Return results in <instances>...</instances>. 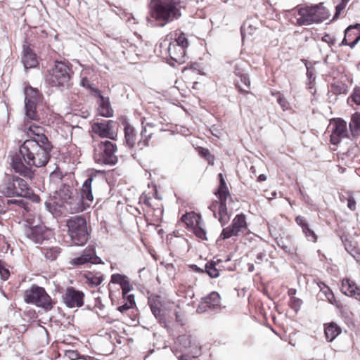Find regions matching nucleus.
<instances>
[{
    "label": "nucleus",
    "instance_id": "obj_1",
    "mask_svg": "<svg viewBox=\"0 0 360 360\" xmlns=\"http://www.w3.org/2000/svg\"><path fill=\"white\" fill-rule=\"evenodd\" d=\"M53 149L51 142H39L34 139L25 140L20 146L19 152L26 165L20 158H13L12 169L20 176L32 180L35 173L31 167H45L50 160Z\"/></svg>",
    "mask_w": 360,
    "mask_h": 360
},
{
    "label": "nucleus",
    "instance_id": "obj_2",
    "mask_svg": "<svg viewBox=\"0 0 360 360\" xmlns=\"http://www.w3.org/2000/svg\"><path fill=\"white\" fill-rule=\"evenodd\" d=\"M219 184L214 192L217 199L211 202L208 208L213 213L214 217L224 226L231 219L233 212L231 207H228V205H230L233 200L222 174H219Z\"/></svg>",
    "mask_w": 360,
    "mask_h": 360
},
{
    "label": "nucleus",
    "instance_id": "obj_3",
    "mask_svg": "<svg viewBox=\"0 0 360 360\" xmlns=\"http://www.w3.org/2000/svg\"><path fill=\"white\" fill-rule=\"evenodd\" d=\"M330 16L323 3L311 5H298L291 11V21L297 26H307L321 23Z\"/></svg>",
    "mask_w": 360,
    "mask_h": 360
},
{
    "label": "nucleus",
    "instance_id": "obj_4",
    "mask_svg": "<svg viewBox=\"0 0 360 360\" xmlns=\"http://www.w3.org/2000/svg\"><path fill=\"white\" fill-rule=\"evenodd\" d=\"M188 0H155L150 6L152 18L161 26L179 18L181 9L185 8Z\"/></svg>",
    "mask_w": 360,
    "mask_h": 360
},
{
    "label": "nucleus",
    "instance_id": "obj_5",
    "mask_svg": "<svg viewBox=\"0 0 360 360\" xmlns=\"http://www.w3.org/2000/svg\"><path fill=\"white\" fill-rule=\"evenodd\" d=\"M0 193L8 198L22 197L34 202H39L40 197L35 194L28 183L14 174H6L0 184Z\"/></svg>",
    "mask_w": 360,
    "mask_h": 360
},
{
    "label": "nucleus",
    "instance_id": "obj_6",
    "mask_svg": "<svg viewBox=\"0 0 360 360\" xmlns=\"http://www.w3.org/2000/svg\"><path fill=\"white\" fill-rule=\"evenodd\" d=\"M73 74L72 65L68 60H56L48 70L46 81L51 86L68 87Z\"/></svg>",
    "mask_w": 360,
    "mask_h": 360
},
{
    "label": "nucleus",
    "instance_id": "obj_7",
    "mask_svg": "<svg viewBox=\"0 0 360 360\" xmlns=\"http://www.w3.org/2000/svg\"><path fill=\"white\" fill-rule=\"evenodd\" d=\"M68 233L72 243L77 246H83L87 243L90 237V229L86 219L83 216H75L66 221Z\"/></svg>",
    "mask_w": 360,
    "mask_h": 360
},
{
    "label": "nucleus",
    "instance_id": "obj_8",
    "mask_svg": "<svg viewBox=\"0 0 360 360\" xmlns=\"http://www.w3.org/2000/svg\"><path fill=\"white\" fill-rule=\"evenodd\" d=\"M22 232L30 240L37 244L50 240L54 236L53 231L43 224H35L33 218L27 217L23 222Z\"/></svg>",
    "mask_w": 360,
    "mask_h": 360
},
{
    "label": "nucleus",
    "instance_id": "obj_9",
    "mask_svg": "<svg viewBox=\"0 0 360 360\" xmlns=\"http://www.w3.org/2000/svg\"><path fill=\"white\" fill-rule=\"evenodd\" d=\"M116 144L110 141H100L94 146L93 158L97 164L101 165H115L118 161L115 153Z\"/></svg>",
    "mask_w": 360,
    "mask_h": 360
},
{
    "label": "nucleus",
    "instance_id": "obj_10",
    "mask_svg": "<svg viewBox=\"0 0 360 360\" xmlns=\"http://www.w3.org/2000/svg\"><path fill=\"white\" fill-rule=\"evenodd\" d=\"M24 300L27 304H34L47 311L53 307L51 297L45 289L37 285H32L24 292Z\"/></svg>",
    "mask_w": 360,
    "mask_h": 360
},
{
    "label": "nucleus",
    "instance_id": "obj_11",
    "mask_svg": "<svg viewBox=\"0 0 360 360\" xmlns=\"http://www.w3.org/2000/svg\"><path fill=\"white\" fill-rule=\"evenodd\" d=\"M25 115L28 120L38 121L39 116L37 112V105L42 101V94L37 89L32 86L25 88Z\"/></svg>",
    "mask_w": 360,
    "mask_h": 360
},
{
    "label": "nucleus",
    "instance_id": "obj_12",
    "mask_svg": "<svg viewBox=\"0 0 360 360\" xmlns=\"http://www.w3.org/2000/svg\"><path fill=\"white\" fill-rule=\"evenodd\" d=\"M181 221L197 238L203 240H207V232L200 214L193 211L188 212L182 215Z\"/></svg>",
    "mask_w": 360,
    "mask_h": 360
},
{
    "label": "nucleus",
    "instance_id": "obj_13",
    "mask_svg": "<svg viewBox=\"0 0 360 360\" xmlns=\"http://www.w3.org/2000/svg\"><path fill=\"white\" fill-rule=\"evenodd\" d=\"M248 233V225L246 216L245 214L240 213L235 216L230 225L222 229L219 238L226 240L232 237L243 236Z\"/></svg>",
    "mask_w": 360,
    "mask_h": 360
},
{
    "label": "nucleus",
    "instance_id": "obj_14",
    "mask_svg": "<svg viewBox=\"0 0 360 360\" xmlns=\"http://www.w3.org/2000/svg\"><path fill=\"white\" fill-rule=\"evenodd\" d=\"M328 131L330 133V142L333 145L337 146L342 139H352L349 134L347 122L342 118L331 119L328 126Z\"/></svg>",
    "mask_w": 360,
    "mask_h": 360
},
{
    "label": "nucleus",
    "instance_id": "obj_15",
    "mask_svg": "<svg viewBox=\"0 0 360 360\" xmlns=\"http://www.w3.org/2000/svg\"><path fill=\"white\" fill-rule=\"evenodd\" d=\"M54 197V203L60 207H65L66 209L73 210L75 212L85 210L84 206L72 207L73 203L72 192L70 187L63 185L58 191H56Z\"/></svg>",
    "mask_w": 360,
    "mask_h": 360
},
{
    "label": "nucleus",
    "instance_id": "obj_16",
    "mask_svg": "<svg viewBox=\"0 0 360 360\" xmlns=\"http://www.w3.org/2000/svg\"><path fill=\"white\" fill-rule=\"evenodd\" d=\"M148 304L155 318L162 321L165 319L166 311L169 309L172 303L164 300L160 295H151L148 297Z\"/></svg>",
    "mask_w": 360,
    "mask_h": 360
},
{
    "label": "nucleus",
    "instance_id": "obj_17",
    "mask_svg": "<svg viewBox=\"0 0 360 360\" xmlns=\"http://www.w3.org/2000/svg\"><path fill=\"white\" fill-rule=\"evenodd\" d=\"M98 264L102 263L101 259L96 255V248L94 245H88L77 257L72 258L70 264L75 266H79L86 264Z\"/></svg>",
    "mask_w": 360,
    "mask_h": 360
},
{
    "label": "nucleus",
    "instance_id": "obj_18",
    "mask_svg": "<svg viewBox=\"0 0 360 360\" xmlns=\"http://www.w3.org/2000/svg\"><path fill=\"white\" fill-rule=\"evenodd\" d=\"M85 295L82 291L75 289L74 287H68L62 298L64 304L69 308L81 307L84 304Z\"/></svg>",
    "mask_w": 360,
    "mask_h": 360
},
{
    "label": "nucleus",
    "instance_id": "obj_19",
    "mask_svg": "<svg viewBox=\"0 0 360 360\" xmlns=\"http://www.w3.org/2000/svg\"><path fill=\"white\" fill-rule=\"evenodd\" d=\"M220 309L221 297L217 292L212 291L201 299L196 311L198 313H204L209 310H219Z\"/></svg>",
    "mask_w": 360,
    "mask_h": 360
},
{
    "label": "nucleus",
    "instance_id": "obj_20",
    "mask_svg": "<svg viewBox=\"0 0 360 360\" xmlns=\"http://www.w3.org/2000/svg\"><path fill=\"white\" fill-rule=\"evenodd\" d=\"M22 129L30 139H36L39 142H50L44 134V129L35 123L25 120L22 126Z\"/></svg>",
    "mask_w": 360,
    "mask_h": 360
},
{
    "label": "nucleus",
    "instance_id": "obj_21",
    "mask_svg": "<svg viewBox=\"0 0 360 360\" xmlns=\"http://www.w3.org/2000/svg\"><path fill=\"white\" fill-rule=\"evenodd\" d=\"M360 41V23L348 26L345 30V37L340 46H348L354 49Z\"/></svg>",
    "mask_w": 360,
    "mask_h": 360
},
{
    "label": "nucleus",
    "instance_id": "obj_22",
    "mask_svg": "<svg viewBox=\"0 0 360 360\" xmlns=\"http://www.w3.org/2000/svg\"><path fill=\"white\" fill-rule=\"evenodd\" d=\"M112 120H105L101 122H94L91 125L92 131L101 138L115 139V133L112 131Z\"/></svg>",
    "mask_w": 360,
    "mask_h": 360
},
{
    "label": "nucleus",
    "instance_id": "obj_23",
    "mask_svg": "<svg viewBox=\"0 0 360 360\" xmlns=\"http://www.w3.org/2000/svg\"><path fill=\"white\" fill-rule=\"evenodd\" d=\"M22 63L26 69L34 68L39 64L37 54L30 48L27 41H25L22 46Z\"/></svg>",
    "mask_w": 360,
    "mask_h": 360
},
{
    "label": "nucleus",
    "instance_id": "obj_24",
    "mask_svg": "<svg viewBox=\"0 0 360 360\" xmlns=\"http://www.w3.org/2000/svg\"><path fill=\"white\" fill-rule=\"evenodd\" d=\"M94 181V178L91 176L83 183L82 188L80 190L81 200L82 205L85 208L89 207L93 202L94 196L92 194V183Z\"/></svg>",
    "mask_w": 360,
    "mask_h": 360
},
{
    "label": "nucleus",
    "instance_id": "obj_25",
    "mask_svg": "<svg viewBox=\"0 0 360 360\" xmlns=\"http://www.w3.org/2000/svg\"><path fill=\"white\" fill-rule=\"evenodd\" d=\"M296 224L301 227L302 231L307 240L316 243L318 240V236L312 229L307 219L301 215L295 218Z\"/></svg>",
    "mask_w": 360,
    "mask_h": 360
},
{
    "label": "nucleus",
    "instance_id": "obj_26",
    "mask_svg": "<svg viewBox=\"0 0 360 360\" xmlns=\"http://www.w3.org/2000/svg\"><path fill=\"white\" fill-rule=\"evenodd\" d=\"M186 49L179 46V44L169 43L167 51L171 60L177 63L181 64L186 61Z\"/></svg>",
    "mask_w": 360,
    "mask_h": 360
},
{
    "label": "nucleus",
    "instance_id": "obj_27",
    "mask_svg": "<svg viewBox=\"0 0 360 360\" xmlns=\"http://www.w3.org/2000/svg\"><path fill=\"white\" fill-rule=\"evenodd\" d=\"M341 290L346 295L353 297L360 301V288L352 280L349 278L343 279Z\"/></svg>",
    "mask_w": 360,
    "mask_h": 360
},
{
    "label": "nucleus",
    "instance_id": "obj_28",
    "mask_svg": "<svg viewBox=\"0 0 360 360\" xmlns=\"http://www.w3.org/2000/svg\"><path fill=\"white\" fill-rule=\"evenodd\" d=\"M95 96H97L100 98L98 109L99 114L105 117H112L113 115V110L110 106L108 99L103 97L99 89L95 90Z\"/></svg>",
    "mask_w": 360,
    "mask_h": 360
},
{
    "label": "nucleus",
    "instance_id": "obj_29",
    "mask_svg": "<svg viewBox=\"0 0 360 360\" xmlns=\"http://www.w3.org/2000/svg\"><path fill=\"white\" fill-rule=\"evenodd\" d=\"M82 276L84 278L86 283L91 288L98 286L104 280L103 274L101 271H87Z\"/></svg>",
    "mask_w": 360,
    "mask_h": 360
},
{
    "label": "nucleus",
    "instance_id": "obj_30",
    "mask_svg": "<svg viewBox=\"0 0 360 360\" xmlns=\"http://www.w3.org/2000/svg\"><path fill=\"white\" fill-rule=\"evenodd\" d=\"M349 129L352 139H356L360 136V112H356L352 115Z\"/></svg>",
    "mask_w": 360,
    "mask_h": 360
},
{
    "label": "nucleus",
    "instance_id": "obj_31",
    "mask_svg": "<svg viewBox=\"0 0 360 360\" xmlns=\"http://www.w3.org/2000/svg\"><path fill=\"white\" fill-rule=\"evenodd\" d=\"M342 332L341 328L335 322L324 323V333L328 342L334 340Z\"/></svg>",
    "mask_w": 360,
    "mask_h": 360
},
{
    "label": "nucleus",
    "instance_id": "obj_32",
    "mask_svg": "<svg viewBox=\"0 0 360 360\" xmlns=\"http://www.w3.org/2000/svg\"><path fill=\"white\" fill-rule=\"evenodd\" d=\"M239 80L234 81L235 87L238 89V92L246 95L250 94V80L247 75L240 74Z\"/></svg>",
    "mask_w": 360,
    "mask_h": 360
},
{
    "label": "nucleus",
    "instance_id": "obj_33",
    "mask_svg": "<svg viewBox=\"0 0 360 360\" xmlns=\"http://www.w3.org/2000/svg\"><path fill=\"white\" fill-rule=\"evenodd\" d=\"M124 139L127 145L133 148L136 143V134L134 128L127 121L124 123Z\"/></svg>",
    "mask_w": 360,
    "mask_h": 360
},
{
    "label": "nucleus",
    "instance_id": "obj_34",
    "mask_svg": "<svg viewBox=\"0 0 360 360\" xmlns=\"http://www.w3.org/2000/svg\"><path fill=\"white\" fill-rule=\"evenodd\" d=\"M221 263V259L207 262L205 266V272L207 273L212 278H218L220 275V271H221L220 266Z\"/></svg>",
    "mask_w": 360,
    "mask_h": 360
},
{
    "label": "nucleus",
    "instance_id": "obj_35",
    "mask_svg": "<svg viewBox=\"0 0 360 360\" xmlns=\"http://www.w3.org/2000/svg\"><path fill=\"white\" fill-rule=\"evenodd\" d=\"M41 252L49 261H54L60 255L61 248L58 246L41 248Z\"/></svg>",
    "mask_w": 360,
    "mask_h": 360
},
{
    "label": "nucleus",
    "instance_id": "obj_36",
    "mask_svg": "<svg viewBox=\"0 0 360 360\" xmlns=\"http://www.w3.org/2000/svg\"><path fill=\"white\" fill-rule=\"evenodd\" d=\"M148 127L151 128L152 125L149 123H147L145 126H143V129L141 132V139L138 142L139 145L143 146H149V141L152 138V136L153 134V132L150 131L148 129Z\"/></svg>",
    "mask_w": 360,
    "mask_h": 360
},
{
    "label": "nucleus",
    "instance_id": "obj_37",
    "mask_svg": "<svg viewBox=\"0 0 360 360\" xmlns=\"http://www.w3.org/2000/svg\"><path fill=\"white\" fill-rule=\"evenodd\" d=\"M198 154L204 158L206 161H207L208 164L210 165H213L214 164L215 158L214 155H212L210 150L203 147H198L196 148Z\"/></svg>",
    "mask_w": 360,
    "mask_h": 360
},
{
    "label": "nucleus",
    "instance_id": "obj_38",
    "mask_svg": "<svg viewBox=\"0 0 360 360\" xmlns=\"http://www.w3.org/2000/svg\"><path fill=\"white\" fill-rule=\"evenodd\" d=\"M350 0H334L335 5V13L333 16L334 19L338 18L341 13L345 9L347 5Z\"/></svg>",
    "mask_w": 360,
    "mask_h": 360
},
{
    "label": "nucleus",
    "instance_id": "obj_39",
    "mask_svg": "<svg viewBox=\"0 0 360 360\" xmlns=\"http://www.w3.org/2000/svg\"><path fill=\"white\" fill-rule=\"evenodd\" d=\"M171 44H176L186 49L188 46V41L184 33H180Z\"/></svg>",
    "mask_w": 360,
    "mask_h": 360
},
{
    "label": "nucleus",
    "instance_id": "obj_40",
    "mask_svg": "<svg viewBox=\"0 0 360 360\" xmlns=\"http://www.w3.org/2000/svg\"><path fill=\"white\" fill-rule=\"evenodd\" d=\"M0 276L4 281H6L10 277V271L6 267V264L0 259Z\"/></svg>",
    "mask_w": 360,
    "mask_h": 360
},
{
    "label": "nucleus",
    "instance_id": "obj_41",
    "mask_svg": "<svg viewBox=\"0 0 360 360\" xmlns=\"http://www.w3.org/2000/svg\"><path fill=\"white\" fill-rule=\"evenodd\" d=\"M10 249V244L4 236L0 235V257L6 254Z\"/></svg>",
    "mask_w": 360,
    "mask_h": 360
},
{
    "label": "nucleus",
    "instance_id": "obj_42",
    "mask_svg": "<svg viewBox=\"0 0 360 360\" xmlns=\"http://www.w3.org/2000/svg\"><path fill=\"white\" fill-rule=\"evenodd\" d=\"M120 285L122 289L123 298H124L127 294H128L132 289V285L129 278L127 277V278H125V280Z\"/></svg>",
    "mask_w": 360,
    "mask_h": 360
},
{
    "label": "nucleus",
    "instance_id": "obj_43",
    "mask_svg": "<svg viewBox=\"0 0 360 360\" xmlns=\"http://www.w3.org/2000/svg\"><path fill=\"white\" fill-rule=\"evenodd\" d=\"M302 304V300H300L297 297L290 298L289 303H288L289 307L295 311L296 312L300 310Z\"/></svg>",
    "mask_w": 360,
    "mask_h": 360
},
{
    "label": "nucleus",
    "instance_id": "obj_44",
    "mask_svg": "<svg viewBox=\"0 0 360 360\" xmlns=\"http://www.w3.org/2000/svg\"><path fill=\"white\" fill-rule=\"evenodd\" d=\"M189 347L191 348L190 354L193 358H197L201 355V347L199 345L193 343L190 345Z\"/></svg>",
    "mask_w": 360,
    "mask_h": 360
},
{
    "label": "nucleus",
    "instance_id": "obj_45",
    "mask_svg": "<svg viewBox=\"0 0 360 360\" xmlns=\"http://www.w3.org/2000/svg\"><path fill=\"white\" fill-rule=\"evenodd\" d=\"M350 98L355 104L360 105V87L354 88L350 96Z\"/></svg>",
    "mask_w": 360,
    "mask_h": 360
},
{
    "label": "nucleus",
    "instance_id": "obj_46",
    "mask_svg": "<svg viewBox=\"0 0 360 360\" xmlns=\"http://www.w3.org/2000/svg\"><path fill=\"white\" fill-rule=\"evenodd\" d=\"M127 276L115 274L111 276V283L120 285L127 278Z\"/></svg>",
    "mask_w": 360,
    "mask_h": 360
},
{
    "label": "nucleus",
    "instance_id": "obj_47",
    "mask_svg": "<svg viewBox=\"0 0 360 360\" xmlns=\"http://www.w3.org/2000/svg\"><path fill=\"white\" fill-rule=\"evenodd\" d=\"M15 204L20 207L25 209L26 211L29 210L27 203L23 200H8V205Z\"/></svg>",
    "mask_w": 360,
    "mask_h": 360
},
{
    "label": "nucleus",
    "instance_id": "obj_48",
    "mask_svg": "<svg viewBox=\"0 0 360 360\" xmlns=\"http://www.w3.org/2000/svg\"><path fill=\"white\" fill-rule=\"evenodd\" d=\"M15 204L20 207L25 209L26 211L29 210L27 203L23 200H8V205Z\"/></svg>",
    "mask_w": 360,
    "mask_h": 360
},
{
    "label": "nucleus",
    "instance_id": "obj_49",
    "mask_svg": "<svg viewBox=\"0 0 360 360\" xmlns=\"http://www.w3.org/2000/svg\"><path fill=\"white\" fill-rule=\"evenodd\" d=\"M81 85L89 90L95 94V90L98 89L94 88L90 83L89 79L86 77H83L81 79Z\"/></svg>",
    "mask_w": 360,
    "mask_h": 360
},
{
    "label": "nucleus",
    "instance_id": "obj_50",
    "mask_svg": "<svg viewBox=\"0 0 360 360\" xmlns=\"http://www.w3.org/2000/svg\"><path fill=\"white\" fill-rule=\"evenodd\" d=\"M277 101L283 110H287L290 108L289 103L283 96L280 95L277 98Z\"/></svg>",
    "mask_w": 360,
    "mask_h": 360
},
{
    "label": "nucleus",
    "instance_id": "obj_51",
    "mask_svg": "<svg viewBox=\"0 0 360 360\" xmlns=\"http://www.w3.org/2000/svg\"><path fill=\"white\" fill-rule=\"evenodd\" d=\"M321 40L326 43H327L330 46H333L335 44V39L334 37L331 36L330 34L326 33L321 38Z\"/></svg>",
    "mask_w": 360,
    "mask_h": 360
},
{
    "label": "nucleus",
    "instance_id": "obj_52",
    "mask_svg": "<svg viewBox=\"0 0 360 360\" xmlns=\"http://www.w3.org/2000/svg\"><path fill=\"white\" fill-rule=\"evenodd\" d=\"M65 356L70 360H76L79 357V354L77 351L75 350H67L65 354Z\"/></svg>",
    "mask_w": 360,
    "mask_h": 360
},
{
    "label": "nucleus",
    "instance_id": "obj_53",
    "mask_svg": "<svg viewBox=\"0 0 360 360\" xmlns=\"http://www.w3.org/2000/svg\"><path fill=\"white\" fill-rule=\"evenodd\" d=\"M332 91L335 94L344 93L345 89V87L339 84H332L331 85Z\"/></svg>",
    "mask_w": 360,
    "mask_h": 360
},
{
    "label": "nucleus",
    "instance_id": "obj_54",
    "mask_svg": "<svg viewBox=\"0 0 360 360\" xmlns=\"http://www.w3.org/2000/svg\"><path fill=\"white\" fill-rule=\"evenodd\" d=\"M356 200L352 196H349L347 198V207L352 211L356 210Z\"/></svg>",
    "mask_w": 360,
    "mask_h": 360
},
{
    "label": "nucleus",
    "instance_id": "obj_55",
    "mask_svg": "<svg viewBox=\"0 0 360 360\" xmlns=\"http://www.w3.org/2000/svg\"><path fill=\"white\" fill-rule=\"evenodd\" d=\"M133 307H134V306L132 305L131 302H127L124 304H122V305L119 306L117 309L120 312L123 313V312H124V311H127L128 309H131Z\"/></svg>",
    "mask_w": 360,
    "mask_h": 360
},
{
    "label": "nucleus",
    "instance_id": "obj_56",
    "mask_svg": "<svg viewBox=\"0 0 360 360\" xmlns=\"http://www.w3.org/2000/svg\"><path fill=\"white\" fill-rule=\"evenodd\" d=\"M329 291L330 290H329ZM326 297L330 303L337 307H339L338 301L336 300L334 294L332 292H330L328 295H326Z\"/></svg>",
    "mask_w": 360,
    "mask_h": 360
},
{
    "label": "nucleus",
    "instance_id": "obj_57",
    "mask_svg": "<svg viewBox=\"0 0 360 360\" xmlns=\"http://www.w3.org/2000/svg\"><path fill=\"white\" fill-rule=\"evenodd\" d=\"M345 248L347 252L352 255V252L355 250L358 247L353 245L351 242L345 243Z\"/></svg>",
    "mask_w": 360,
    "mask_h": 360
},
{
    "label": "nucleus",
    "instance_id": "obj_58",
    "mask_svg": "<svg viewBox=\"0 0 360 360\" xmlns=\"http://www.w3.org/2000/svg\"><path fill=\"white\" fill-rule=\"evenodd\" d=\"M352 256L360 264V248H357L355 250L352 252Z\"/></svg>",
    "mask_w": 360,
    "mask_h": 360
},
{
    "label": "nucleus",
    "instance_id": "obj_59",
    "mask_svg": "<svg viewBox=\"0 0 360 360\" xmlns=\"http://www.w3.org/2000/svg\"><path fill=\"white\" fill-rule=\"evenodd\" d=\"M190 267L193 270L195 271V272H198V273H205V270H203L202 269H200L199 268L197 265L195 264H193V265H191Z\"/></svg>",
    "mask_w": 360,
    "mask_h": 360
},
{
    "label": "nucleus",
    "instance_id": "obj_60",
    "mask_svg": "<svg viewBox=\"0 0 360 360\" xmlns=\"http://www.w3.org/2000/svg\"><path fill=\"white\" fill-rule=\"evenodd\" d=\"M151 198H144L143 201V203L144 205H146V206L149 207H153V204L151 202Z\"/></svg>",
    "mask_w": 360,
    "mask_h": 360
},
{
    "label": "nucleus",
    "instance_id": "obj_61",
    "mask_svg": "<svg viewBox=\"0 0 360 360\" xmlns=\"http://www.w3.org/2000/svg\"><path fill=\"white\" fill-rule=\"evenodd\" d=\"M125 298L127 299V302H131L133 306L135 305L134 297L133 295H128V294H127V295L125 296L124 299Z\"/></svg>",
    "mask_w": 360,
    "mask_h": 360
},
{
    "label": "nucleus",
    "instance_id": "obj_62",
    "mask_svg": "<svg viewBox=\"0 0 360 360\" xmlns=\"http://www.w3.org/2000/svg\"><path fill=\"white\" fill-rule=\"evenodd\" d=\"M296 293V290L293 288H290L288 290V294L290 296V298L295 297V295Z\"/></svg>",
    "mask_w": 360,
    "mask_h": 360
},
{
    "label": "nucleus",
    "instance_id": "obj_63",
    "mask_svg": "<svg viewBox=\"0 0 360 360\" xmlns=\"http://www.w3.org/2000/svg\"><path fill=\"white\" fill-rule=\"evenodd\" d=\"M266 255L263 252H259L257 255V259L262 262L263 259L265 257Z\"/></svg>",
    "mask_w": 360,
    "mask_h": 360
},
{
    "label": "nucleus",
    "instance_id": "obj_64",
    "mask_svg": "<svg viewBox=\"0 0 360 360\" xmlns=\"http://www.w3.org/2000/svg\"><path fill=\"white\" fill-rule=\"evenodd\" d=\"M266 179V175L264 174H260L258 177H257V181H264Z\"/></svg>",
    "mask_w": 360,
    "mask_h": 360
}]
</instances>
